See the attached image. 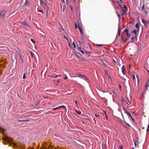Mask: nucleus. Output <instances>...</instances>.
<instances>
[{
	"label": "nucleus",
	"instance_id": "2f4dec72",
	"mask_svg": "<svg viewBox=\"0 0 149 149\" xmlns=\"http://www.w3.org/2000/svg\"><path fill=\"white\" fill-rule=\"evenodd\" d=\"M95 116L97 117H99L100 115L98 114H95Z\"/></svg>",
	"mask_w": 149,
	"mask_h": 149
},
{
	"label": "nucleus",
	"instance_id": "bb28decb",
	"mask_svg": "<svg viewBox=\"0 0 149 149\" xmlns=\"http://www.w3.org/2000/svg\"><path fill=\"white\" fill-rule=\"evenodd\" d=\"M75 28L76 29H77V24L76 23H75Z\"/></svg>",
	"mask_w": 149,
	"mask_h": 149
},
{
	"label": "nucleus",
	"instance_id": "09e8293b",
	"mask_svg": "<svg viewBox=\"0 0 149 149\" xmlns=\"http://www.w3.org/2000/svg\"><path fill=\"white\" fill-rule=\"evenodd\" d=\"M58 76V75H56V76L54 77H55V78H56V77H57Z\"/></svg>",
	"mask_w": 149,
	"mask_h": 149
},
{
	"label": "nucleus",
	"instance_id": "1a4fd4ad",
	"mask_svg": "<svg viewBox=\"0 0 149 149\" xmlns=\"http://www.w3.org/2000/svg\"><path fill=\"white\" fill-rule=\"evenodd\" d=\"M77 50L81 52L82 54H85V53H84V51H83L82 50L81 48L80 47H78L77 48Z\"/></svg>",
	"mask_w": 149,
	"mask_h": 149
},
{
	"label": "nucleus",
	"instance_id": "6e6552de",
	"mask_svg": "<svg viewBox=\"0 0 149 149\" xmlns=\"http://www.w3.org/2000/svg\"><path fill=\"white\" fill-rule=\"evenodd\" d=\"M122 72L123 74L124 75L125 74V67L124 65H123L121 68Z\"/></svg>",
	"mask_w": 149,
	"mask_h": 149
},
{
	"label": "nucleus",
	"instance_id": "c85d7f7f",
	"mask_svg": "<svg viewBox=\"0 0 149 149\" xmlns=\"http://www.w3.org/2000/svg\"><path fill=\"white\" fill-rule=\"evenodd\" d=\"M30 121L29 119H26V120H25V122H29Z\"/></svg>",
	"mask_w": 149,
	"mask_h": 149
},
{
	"label": "nucleus",
	"instance_id": "e433bc0d",
	"mask_svg": "<svg viewBox=\"0 0 149 149\" xmlns=\"http://www.w3.org/2000/svg\"><path fill=\"white\" fill-rule=\"evenodd\" d=\"M0 17H2V13H1V12L0 13Z\"/></svg>",
	"mask_w": 149,
	"mask_h": 149
},
{
	"label": "nucleus",
	"instance_id": "f3484780",
	"mask_svg": "<svg viewBox=\"0 0 149 149\" xmlns=\"http://www.w3.org/2000/svg\"><path fill=\"white\" fill-rule=\"evenodd\" d=\"M138 31H137V29H134V30H133L132 32L134 33L135 34Z\"/></svg>",
	"mask_w": 149,
	"mask_h": 149
},
{
	"label": "nucleus",
	"instance_id": "f704fd0d",
	"mask_svg": "<svg viewBox=\"0 0 149 149\" xmlns=\"http://www.w3.org/2000/svg\"><path fill=\"white\" fill-rule=\"evenodd\" d=\"M68 78V77L67 76H66L64 78V79H67Z\"/></svg>",
	"mask_w": 149,
	"mask_h": 149
},
{
	"label": "nucleus",
	"instance_id": "9d476101",
	"mask_svg": "<svg viewBox=\"0 0 149 149\" xmlns=\"http://www.w3.org/2000/svg\"><path fill=\"white\" fill-rule=\"evenodd\" d=\"M78 27L81 34V35H83V33L82 31V27L80 26L79 25H78Z\"/></svg>",
	"mask_w": 149,
	"mask_h": 149
},
{
	"label": "nucleus",
	"instance_id": "a211bd4d",
	"mask_svg": "<svg viewBox=\"0 0 149 149\" xmlns=\"http://www.w3.org/2000/svg\"><path fill=\"white\" fill-rule=\"evenodd\" d=\"M76 112L78 114H81V112L80 111H77V110H76Z\"/></svg>",
	"mask_w": 149,
	"mask_h": 149
},
{
	"label": "nucleus",
	"instance_id": "7ed1b4c3",
	"mask_svg": "<svg viewBox=\"0 0 149 149\" xmlns=\"http://www.w3.org/2000/svg\"><path fill=\"white\" fill-rule=\"evenodd\" d=\"M3 140L6 142H8L9 143L12 142V140L10 139L8 137H6L3 138Z\"/></svg>",
	"mask_w": 149,
	"mask_h": 149
},
{
	"label": "nucleus",
	"instance_id": "b1692460",
	"mask_svg": "<svg viewBox=\"0 0 149 149\" xmlns=\"http://www.w3.org/2000/svg\"><path fill=\"white\" fill-rule=\"evenodd\" d=\"M38 11L39 12H40L42 13V14L43 13V11L42 10H38Z\"/></svg>",
	"mask_w": 149,
	"mask_h": 149
},
{
	"label": "nucleus",
	"instance_id": "79ce46f5",
	"mask_svg": "<svg viewBox=\"0 0 149 149\" xmlns=\"http://www.w3.org/2000/svg\"><path fill=\"white\" fill-rule=\"evenodd\" d=\"M147 71L148 72V74H149V70H147Z\"/></svg>",
	"mask_w": 149,
	"mask_h": 149
},
{
	"label": "nucleus",
	"instance_id": "a18cd8bd",
	"mask_svg": "<svg viewBox=\"0 0 149 149\" xmlns=\"http://www.w3.org/2000/svg\"><path fill=\"white\" fill-rule=\"evenodd\" d=\"M126 41H127L125 40L124 41V43H125Z\"/></svg>",
	"mask_w": 149,
	"mask_h": 149
},
{
	"label": "nucleus",
	"instance_id": "2eb2a0df",
	"mask_svg": "<svg viewBox=\"0 0 149 149\" xmlns=\"http://www.w3.org/2000/svg\"><path fill=\"white\" fill-rule=\"evenodd\" d=\"M149 80H148V81L146 83V89H147L148 87L149 86V85L148 84V81Z\"/></svg>",
	"mask_w": 149,
	"mask_h": 149
},
{
	"label": "nucleus",
	"instance_id": "ea45409f",
	"mask_svg": "<svg viewBox=\"0 0 149 149\" xmlns=\"http://www.w3.org/2000/svg\"><path fill=\"white\" fill-rule=\"evenodd\" d=\"M131 119H132V120L133 122H134V119L133 118H131Z\"/></svg>",
	"mask_w": 149,
	"mask_h": 149
},
{
	"label": "nucleus",
	"instance_id": "5701e85b",
	"mask_svg": "<svg viewBox=\"0 0 149 149\" xmlns=\"http://www.w3.org/2000/svg\"><path fill=\"white\" fill-rule=\"evenodd\" d=\"M26 76H25V73H24V74H23V79H26Z\"/></svg>",
	"mask_w": 149,
	"mask_h": 149
},
{
	"label": "nucleus",
	"instance_id": "412c9836",
	"mask_svg": "<svg viewBox=\"0 0 149 149\" xmlns=\"http://www.w3.org/2000/svg\"><path fill=\"white\" fill-rule=\"evenodd\" d=\"M134 41V37H132L131 38V42H133Z\"/></svg>",
	"mask_w": 149,
	"mask_h": 149
},
{
	"label": "nucleus",
	"instance_id": "0eeeda50",
	"mask_svg": "<svg viewBox=\"0 0 149 149\" xmlns=\"http://www.w3.org/2000/svg\"><path fill=\"white\" fill-rule=\"evenodd\" d=\"M124 112L125 113H127L128 115L131 118H132V117L131 115L129 113V112L127 111L125 109V108H124Z\"/></svg>",
	"mask_w": 149,
	"mask_h": 149
},
{
	"label": "nucleus",
	"instance_id": "13d9d810",
	"mask_svg": "<svg viewBox=\"0 0 149 149\" xmlns=\"http://www.w3.org/2000/svg\"><path fill=\"white\" fill-rule=\"evenodd\" d=\"M122 40H123V37L122 36Z\"/></svg>",
	"mask_w": 149,
	"mask_h": 149
},
{
	"label": "nucleus",
	"instance_id": "cd10ccee",
	"mask_svg": "<svg viewBox=\"0 0 149 149\" xmlns=\"http://www.w3.org/2000/svg\"><path fill=\"white\" fill-rule=\"evenodd\" d=\"M102 44H97V47L101 46H102Z\"/></svg>",
	"mask_w": 149,
	"mask_h": 149
},
{
	"label": "nucleus",
	"instance_id": "f03ea898",
	"mask_svg": "<svg viewBox=\"0 0 149 149\" xmlns=\"http://www.w3.org/2000/svg\"><path fill=\"white\" fill-rule=\"evenodd\" d=\"M142 22L144 24L146 27H148V25H149V21L146 22L145 20L143 19L142 20Z\"/></svg>",
	"mask_w": 149,
	"mask_h": 149
},
{
	"label": "nucleus",
	"instance_id": "680f3d73",
	"mask_svg": "<svg viewBox=\"0 0 149 149\" xmlns=\"http://www.w3.org/2000/svg\"><path fill=\"white\" fill-rule=\"evenodd\" d=\"M69 46H70V44H69Z\"/></svg>",
	"mask_w": 149,
	"mask_h": 149
},
{
	"label": "nucleus",
	"instance_id": "49530a36",
	"mask_svg": "<svg viewBox=\"0 0 149 149\" xmlns=\"http://www.w3.org/2000/svg\"><path fill=\"white\" fill-rule=\"evenodd\" d=\"M86 54H88L89 53L88 52H86Z\"/></svg>",
	"mask_w": 149,
	"mask_h": 149
},
{
	"label": "nucleus",
	"instance_id": "864d4df0",
	"mask_svg": "<svg viewBox=\"0 0 149 149\" xmlns=\"http://www.w3.org/2000/svg\"><path fill=\"white\" fill-rule=\"evenodd\" d=\"M134 144H135V146H136V144L135 141L134 142Z\"/></svg>",
	"mask_w": 149,
	"mask_h": 149
},
{
	"label": "nucleus",
	"instance_id": "39448f33",
	"mask_svg": "<svg viewBox=\"0 0 149 149\" xmlns=\"http://www.w3.org/2000/svg\"><path fill=\"white\" fill-rule=\"evenodd\" d=\"M128 31V29H126L124 30V32L126 34V35L127 37L130 38L131 36V35L129 33Z\"/></svg>",
	"mask_w": 149,
	"mask_h": 149
},
{
	"label": "nucleus",
	"instance_id": "f8f14e48",
	"mask_svg": "<svg viewBox=\"0 0 149 149\" xmlns=\"http://www.w3.org/2000/svg\"><path fill=\"white\" fill-rule=\"evenodd\" d=\"M22 24L24 25H26L28 26H29L28 24L27 23V21H24L22 23Z\"/></svg>",
	"mask_w": 149,
	"mask_h": 149
},
{
	"label": "nucleus",
	"instance_id": "20e7f679",
	"mask_svg": "<svg viewBox=\"0 0 149 149\" xmlns=\"http://www.w3.org/2000/svg\"><path fill=\"white\" fill-rule=\"evenodd\" d=\"M2 13V17L3 19L4 17L6 15V14L8 13V12L7 11L2 10L1 12Z\"/></svg>",
	"mask_w": 149,
	"mask_h": 149
},
{
	"label": "nucleus",
	"instance_id": "a19ab883",
	"mask_svg": "<svg viewBox=\"0 0 149 149\" xmlns=\"http://www.w3.org/2000/svg\"><path fill=\"white\" fill-rule=\"evenodd\" d=\"M104 112L105 113V115L106 116H107V114H106V113L105 112V111H104Z\"/></svg>",
	"mask_w": 149,
	"mask_h": 149
},
{
	"label": "nucleus",
	"instance_id": "f257e3e1",
	"mask_svg": "<svg viewBox=\"0 0 149 149\" xmlns=\"http://www.w3.org/2000/svg\"><path fill=\"white\" fill-rule=\"evenodd\" d=\"M119 5L120 6L121 9V16H123L122 18L123 19V17L124 15L127 12V7L126 6H124L122 7V5L120 4H119Z\"/></svg>",
	"mask_w": 149,
	"mask_h": 149
},
{
	"label": "nucleus",
	"instance_id": "4c0bfd02",
	"mask_svg": "<svg viewBox=\"0 0 149 149\" xmlns=\"http://www.w3.org/2000/svg\"><path fill=\"white\" fill-rule=\"evenodd\" d=\"M136 77H137V79H138H138H139V76H137V75H136Z\"/></svg>",
	"mask_w": 149,
	"mask_h": 149
},
{
	"label": "nucleus",
	"instance_id": "72a5a7b5",
	"mask_svg": "<svg viewBox=\"0 0 149 149\" xmlns=\"http://www.w3.org/2000/svg\"><path fill=\"white\" fill-rule=\"evenodd\" d=\"M144 8H145V7H144V5H143V7H142V10H144Z\"/></svg>",
	"mask_w": 149,
	"mask_h": 149
},
{
	"label": "nucleus",
	"instance_id": "4be33fe9",
	"mask_svg": "<svg viewBox=\"0 0 149 149\" xmlns=\"http://www.w3.org/2000/svg\"><path fill=\"white\" fill-rule=\"evenodd\" d=\"M72 44H73V45L74 46V48H75L76 47V46L75 43L74 42H72Z\"/></svg>",
	"mask_w": 149,
	"mask_h": 149
},
{
	"label": "nucleus",
	"instance_id": "c03bdc74",
	"mask_svg": "<svg viewBox=\"0 0 149 149\" xmlns=\"http://www.w3.org/2000/svg\"><path fill=\"white\" fill-rule=\"evenodd\" d=\"M63 7H64V8H63V12L64 11V10H65V7H64V6Z\"/></svg>",
	"mask_w": 149,
	"mask_h": 149
},
{
	"label": "nucleus",
	"instance_id": "de8ad7c7",
	"mask_svg": "<svg viewBox=\"0 0 149 149\" xmlns=\"http://www.w3.org/2000/svg\"><path fill=\"white\" fill-rule=\"evenodd\" d=\"M120 30H119V32L118 33V34H119V35H120Z\"/></svg>",
	"mask_w": 149,
	"mask_h": 149
},
{
	"label": "nucleus",
	"instance_id": "7c9ffc66",
	"mask_svg": "<svg viewBox=\"0 0 149 149\" xmlns=\"http://www.w3.org/2000/svg\"><path fill=\"white\" fill-rule=\"evenodd\" d=\"M133 80H134L135 79V76L134 75H133Z\"/></svg>",
	"mask_w": 149,
	"mask_h": 149
},
{
	"label": "nucleus",
	"instance_id": "6ab92c4d",
	"mask_svg": "<svg viewBox=\"0 0 149 149\" xmlns=\"http://www.w3.org/2000/svg\"><path fill=\"white\" fill-rule=\"evenodd\" d=\"M0 132H1L2 133H3V132H4V130L2 128H0Z\"/></svg>",
	"mask_w": 149,
	"mask_h": 149
},
{
	"label": "nucleus",
	"instance_id": "aec40b11",
	"mask_svg": "<svg viewBox=\"0 0 149 149\" xmlns=\"http://www.w3.org/2000/svg\"><path fill=\"white\" fill-rule=\"evenodd\" d=\"M18 121H19V122H25V120H17Z\"/></svg>",
	"mask_w": 149,
	"mask_h": 149
},
{
	"label": "nucleus",
	"instance_id": "bf43d9fd",
	"mask_svg": "<svg viewBox=\"0 0 149 149\" xmlns=\"http://www.w3.org/2000/svg\"><path fill=\"white\" fill-rule=\"evenodd\" d=\"M30 149H33V148H31Z\"/></svg>",
	"mask_w": 149,
	"mask_h": 149
},
{
	"label": "nucleus",
	"instance_id": "603ef678",
	"mask_svg": "<svg viewBox=\"0 0 149 149\" xmlns=\"http://www.w3.org/2000/svg\"><path fill=\"white\" fill-rule=\"evenodd\" d=\"M13 145H14V146H16V144H13Z\"/></svg>",
	"mask_w": 149,
	"mask_h": 149
},
{
	"label": "nucleus",
	"instance_id": "052dcab7",
	"mask_svg": "<svg viewBox=\"0 0 149 149\" xmlns=\"http://www.w3.org/2000/svg\"><path fill=\"white\" fill-rule=\"evenodd\" d=\"M120 88L121 87V86H120Z\"/></svg>",
	"mask_w": 149,
	"mask_h": 149
},
{
	"label": "nucleus",
	"instance_id": "0e129e2a",
	"mask_svg": "<svg viewBox=\"0 0 149 149\" xmlns=\"http://www.w3.org/2000/svg\"><path fill=\"white\" fill-rule=\"evenodd\" d=\"M145 13H147L146 12H145Z\"/></svg>",
	"mask_w": 149,
	"mask_h": 149
},
{
	"label": "nucleus",
	"instance_id": "473e14b6",
	"mask_svg": "<svg viewBox=\"0 0 149 149\" xmlns=\"http://www.w3.org/2000/svg\"><path fill=\"white\" fill-rule=\"evenodd\" d=\"M123 146H120V149H123Z\"/></svg>",
	"mask_w": 149,
	"mask_h": 149
},
{
	"label": "nucleus",
	"instance_id": "393cba45",
	"mask_svg": "<svg viewBox=\"0 0 149 149\" xmlns=\"http://www.w3.org/2000/svg\"><path fill=\"white\" fill-rule=\"evenodd\" d=\"M147 131L148 132L149 131V125H148V126L147 129Z\"/></svg>",
	"mask_w": 149,
	"mask_h": 149
},
{
	"label": "nucleus",
	"instance_id": "3c124183",
	"mask_svg": "<svg viewBox=\"0 0 149 149\" xmlns=\"http://www.w3.org/2000/svg\"><path fill=\"white\" fill-rule=\"evenodd\" d=\"M41 4H43V3L42 1H41Z\"/></svg>",
	"mask_w": 149,
	"mask_h": 149
},
{
	"label": "nucleus",
	"instance_id": "423d86ee",
	"mask_svg": "<svg viewBox=\"0 0 149 149\" xmlns=\"http://www.w3.org/2000/svg\"><path fill=\"white\" fill-rule=\"evenodd\" d=\"M66 108V107L64 106H61L58 107H56V108H53L52 109L53 110H56L57 109H58L60 108Z\"/></svg>",
	"mask_w": 149,
	"mask_h": 149
},
{
	"label": "nucleus",
	"instance_id": "c756f323",
	"mask_svg": "<svg viewBox=\"0 0 149 149\" xmlns=\"http://www.w3.org/2000/svg\"><path fill=\"white\" fill-rule=\"evenodd\" d=\"M31 41L32 42H33V43L35 42V41L33 39H31Z\"/></svg>",
	"mask_w": 149,
	"mask_h": 149
},
{
	"label": "nucleus",
	"instance_id": "58836bf2",
	"mask_svg": "<svg viewBox=\"0 0 149 149\" xmlns=\"http://www.w3.org/2000/svg\"><path fill=\"white\" fill-rule=\"evenodd\" d=\"M129 38H128H128H126L125 39V40H126V41H127V40H129Z\"/></svg>",
	"mask_w": 149,
	"mask_h": 149
},
{
	"label": "nucleus",
	"instance_id": "ddd939ff",
	"mask_svg": "<svg viewBox=\"0 0 149 149\" xmlns=\"http://www.w3.org/2000/svg\"><path fill=\"white\" fill-rule=\"evenodd\" d=\"M117 2L119 4H121V3H123V2L122 1V0H117Z\"/></svg>",
	"mask_w": 149,
	"mask_h": 149
},
{
	"label": "nucleus",
	"instance_id": "9b49d317",
	"mask_svg": "<svg viewBox=\"0 0 149 149\" xmlns=\"http://www.w3.org/2000/svg\"><path fill=\"white\" fill-rule=\"evenodd\" d=\"M77 77H80L81 78H83L82 77H83L85 79L86 78V77L84 75H81L80 74H78V76H77Z\"/></svg>",
	"mask_w": 149,
	"mask_h": 149
},
{
	"label": "nucleus",
	"instance_id": "5fc2aeb1",
	"mask_svg": "<svg viewBox=\"0 0 149 149\" xmlns=\"http://www.w3.org/2000/svg\"><path fill=\"white\" fill-rule=\"evenodd\" d=\"M45 148L46 149H47V146H46V147H45Z\"/></svg>",
	"mask_w": 149,
	"mask_h": 149
},
{
	"label": "nucleus",
	"instance_id": "37998d69",
	"mask_svg": "<svg viewBox=\"0 0 149 149\" xmlns=\"http://www.w3.org/2000/svg\"><path fill=\"white\" fill-rule=\"evenodd\" d=\"M127 125L129 127H130V125L128 124H127Z\"/></svg>",
	"mask_w": 149,
	"mask_h": 149
},
{
	"label": "nucleus",
	"instance_id": "a878e982",
	"mask_svg": "<svg viewBox=\"0 0 149 149\" xmlns=\"http://www.w3.org/2000/svg\"><path fill=\"white\" fill-rule=\"evenodd\" d=\"M28 3V1H26H26H25V3H24V5H26Z\"/></svg>",
	"mask_w": 149,
	"mask_h": 149
},
{
	"label": "nucleus",
	"instance_id": "8fccbe9b",
	"mask_svg": "<svg viewBox=\"0 0 149 149\" xmlns=\"http://www.w3.org/2000/svg\"><path fill=\"white\" fill-rule=\"evenodd\" d=\"M106 119L107 120H108V117H107V116H106Z\"/></svg>",
	"mask_w": 149,
	"mask_h": 149
},
{
	"label": "nucleus",
	"instance_id": "e2e57ef3",
	"mask_svg": "<svg viewBox=\"0 0 149 149\" xmlns=\"http://www.w3.org/2000/svg\"><path fill=\"white\" fill-rule=\"evenodd\" d=\"M1 62V61L0 60V62Z\"/></svg>",
	"mask_w": 149,
	"mask_h": 149
},
{
	"label": "nucleus",
	"instance_id": "6e6d98bb",
	"mask_svg": "<svg viewBox=\"0 0 149 149\" xmlns=\"http://www.w3.org/2000/svg\"><path fill=\"white\" fill-rule=\"evenodd\" d=\"M71 10L72 11V7H71Z\"/></svg>",
	"mask_w": 149,
	"mask_h": 149
},
{
	"label": "nucleus",
	"instance_id": "4d7b16f0",
	"mask_svg": "<svg viewBox=\"0 0 149 149\" xmlns=\"http://www.w3.org/2000/svg\"><path fill=\"white\" fill-rule=\"evenodd\" d=\"M49 148L50 149V146H49Z\"/></svg>",
	"mask_w": 149,
	"mask_h": 149
},
{
	"label": "nucleus",
	"instance_id": "dca6fc26",
	"mask_svg": "<svg viewBox=\"0 0 149 149\" xmlns=\"http://www.w3.org/2000/svg\"><path fill=\"white\" fill-rule=\"evenodd\" d=\"M117 16H118V17L119 18V19L120 20V19H121V17H120V14H119L118 13V12H117Z\"/></svg>",
	"mask_w": 149,
	"mask_h": 149
},
{
	"label": "nucleus",
	"instance_id": "c9c22d12",
	"mask_svg": "<svg viewBox=\"0 0 149 149\" xmlns=\"http://www.w3.org/2000/svg\"><path fill=\"white\" fill-rule=\"evenodd\" d=\"M75 103L77 105V104H78V102H77V100H75Z\"/></svg>",
	"mask_w": 149,
	"mask_h": 149
},
{
	"label": "nucleus",
	"instance_id": "4468645a",
	"mask_svg": "<svg viewBox=\"0 0 149 149\" xmlns=\"http://www.w3.org/2000/svg\"><path fill=\"white\" fill-rule=\"evenodd\" d=\"M135 26H136V28H137L136 29H137V31H139V24H136Z\"/></svg>",
	"mask_w": 149,
	"mask_h": 149
}]
</instances>
